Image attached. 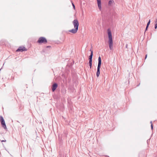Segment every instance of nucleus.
Returning <instances> with one entry per match:
<instances>
[{
	"label": "nucleus",
	"mask_w": 157,
	"mask_h": 157,
	"mask_svg": "<svg viewBox=\"0 0 157 157\" xmlns=\"http://www.w3.org/2000/svg\"><path fill=\"white\" fill-rule=\"evenodd\" d=\"M151 21L150 20H149L148 23H147V25H149Z\"/></svg>",
	"instance_id": "obj_13"
},
{
	"label": "nucleus",
	"mask_w": 157,
	"mask_h": 157,
	"mask_svg": "<svg viewBox=\"0 0 157 157\" xmlns=\"http://www.w3.org/2000/svg\"><path fill=\"white\" fill-rule=\"evenodd\" d=\"M150 123L151 124H152V122L151 121Z\"/></svg>",
	"instance_id": "obj_22"
},
{
	"label": "nucleus",
	"mask_w": 157,
	"mask_h": 157,
	"mask_svg": "<svg viewBox=\"0 0 157 157\" xmlns=\"http://www.w3.org/2000/svg\"><path fill=\"white\" fill-rule=\"evenodd\" d=\"M75 29H72L69 31L70 32L74 34L76 33L78 29L79 22L77 19L74 20L72 22Z\"/></svg>",
	"instance_id": "obj_2"
},
{
	"label": "nucleus",
	"mask_w": 157,
	"mask_h": 157,
	"mask_svg": "<svg viewBox=\"0 0 157 157\" xmlns=\"http://www.w3.org/2000/svg\"><path fill=\"white\" fill-rule=\"evenodd\" d=\"M27 49H26V48L23 46H21L19 47L18 49L16 50V51L17 52H23L25 51H26Z\"/></svg>",
	"instance_id": "obj_7"
},
{
	"label": "nucleus",
	"mask_w": 157,
	"mask_h": 157,
	"mask_svg": "<svg viewBox=\"0 0 157 157\" xmlns=\"http://www.w3.org/2000/svg\"><path fill=\"white\" fill-rule=\"evenodd\" d=\"M151 129H152L153 128L152 124H151Z\"/></svg>",
	"instance_id": "obj_15"
},
{
	"label": "nucleus",
	"mask_w": 157,
	"mask_h": 157,
	"mask_svg": "<svg viewBox=\"0 0 157 157\" xmlns=\"http://www.w3.org/2000/svg\"><path fill=\"white\" fill-rule=\"evenodd\" d=\"M147 28L146 27L145 31H146L147 30Z\"/></svg>",
	"instance_id": "obj_20"
},
{
	"label": "nucleus",
	"mask_w": 157,
	"mask_h": 157,
	"mask_svg": "<svg viewBox=\"0 0 157 157\" xmlns=\"http://www.w3.org/2000/svg\"><path fill=\"white\" fill-rule=\"evenodd\" d=\"M58 86L57 84L56 83H54L52 86V90L54 92L56 90Z\"/></svg>",
	"instance_id": "obj_8"
},
{
	"label": "nucleus",
	"mask_w": 157,
	"mask_h": 157,
	"mask_svg": "<svg viewBox=\"0 0 157 157\" xmlns=\"http://www.w3.org/2000/svg\"><path fill=\"white\" fill-rule=\"evenodd\" d=\"M50 47V46H48L47 47V48H49V47Z\"/></svg>",
	"instance_id": "obj_21"
},
{
	"label": "nucleus",
	"mask_w": 157,
	"mask_h": 157,
	"mask_svg": "<svg viewBox=\"0 0 157 157\" xmlns=\"http://www.w3.org/2000/svg\"><path fill=\"white\" fill-rule=\"evenodd\" d=\"M108 37L109 38L108 43L109 49L111 50L113 49V41L112 33L109 29L107 30Z\"/></svg>",
	"instance_id": "obj_1"
},
{
	"label": "nucleus",
	"mask_w": 157,
	"mask_h": 157,
	"mask_svg": "<svg viewBox=\"0 0 157 157\" xmlns=\"http://www.w3.org/2000/svg\"><path fill=\"white\" fill-rule=\"evenodd\" d=\"M90 51L91 52V54L89 56V66H90V68H91L92 67V57L93 56V51L91 49L90 50Z\"/></svg>",
	"instance_id": "obj_6"
},
{
	"label": "nucleus",
	"mask_w": 157,
	"mask_h": 157,
	"mask_svg": "<svg viewBox=\"0 0 157 157\" xmlns=\"http://www.w3.org/2000/svg\"><path fill=\"white\" fill-rule=\"evenodd\" d=\"M0 121L2 127L5 129H6L7 128L5 124V121L3 117L1 116H0Z\"/></svg>",
	"instance_id": "obj_4"
},
{
	"label": "nucleus",
	"mask_w": 157,
	"mask_h": 157,
	"mask_svg": "<svg viewBox=\"0 0 157 157\" xmlns=\"http://www.w3.org/2000/svg\"><path fill=\"white\" fill-rule=\"evenodd\" d=\"M47 40L46 39L43 37H40L38 40L37 42L40 44L44 43L45 44L47 43Z\"/></svg>",
	"instance_id": "obj_5"
},
{
	"label": "nucleus",
	"mask_w": 157,
	"mask_h": 157,
	"mask_svg": "<svg viewBox=\"0 0 157 157\" xmlns=\"http://www.w3.org/2000/svg\"><path fill=\"white\" fill-rule=\"evenodd\" d=\"M98 64L97 67V71L96 72V75L98 77L100 74V68L101 65V58L100 56H99L98 59Z\"/></svg>",
	"instance_id": "obj_3"
},
{
	"label": "nucleus",
	"mask_w": 157,
	"mask_h": 157,
	"mask_svg": "<svg viewBox=\"0 0 157 157\" xmlns=\"http://www.w3.org/2000/svg\"><path fill=\"white\" fill-rule=\"evenodd\" d=\"M97 1L98 7L99 8V9L101 10V0H97Z\"/></svg>",
	"instance_id": "obj_9"
},
{
	"label": "nucleus",
	"mask_w": 157,
	"mask_h": 157,
	"mask_svg": "<svg viewBox=\"0 0 157 157\" xmlns=\"http://www.w3.org/2000/svg\"><path fill=\"white\" fill-rule=\"evenodd\" d=\"M157 28V24H155V28L156 29Z\"/></svg>",
	"instance_id": "obj_12"
},
{
	"label": "nucleus",
	"mask_w": 157,
	"mask_h": 157,
	"mask_svg": "<svg viewBox=\"0 0 157 157\" xmlns=\"http://www.w3.org/2000/svg\"><path fill=\"white\" fill-rule=\"evenodd\" d=\"M147 55H146V56H145V59H146L147 57Z\"/></svg>",
	"instance_id": "obj_17"
},
{
	"label": "nucleus",
	"mask_w": 157,
	"mask_h": 157,
	"mask_svg": "<svg viewBox=\"0 0 157 157\" xmlns=\"http://www.w3.org/2000/svg\"><path fill=\"white\" fill-rule=\"evenodd\" d=\"M72 6H73V8L74 9V10H75V5L73 3H72Z\"/></svg>",
	"instance_id": "obj_11"
},
{
	"label": "nucleus",
	"mask_w": 157,
	"mask_h": 157,
	"mask_svg": "<svg viewBox=\"0 0 157 157\" xmlns=\"http://www.w3.org/2000/svg\"><path fill=\"white\" fill-rule=\"evenodd\" d=\"M155 24H157V18L156 19V21L155 22Z\"/></svg>",
	"instance_id": "obj_16"
},
{
	"label": "nucleus",
	"mask_w": 157,
	"mask_h": 157,
	"mask_svg": "<svg viewBox=\"0 0 157 157\" xmlns=\"http://www.w3.org/2000/svg\"><path fill=\"white\" fill-rule=\"evenodd\" d=\"M126 48H128V44H126Z\"/></svg>",
	"instance_id": "obj_18"
},
{
	"label": "nucleus",
	"mask_w": 157,
	"mask_h": 157,
	"mask_svg": "<svg viewBox=\"0 0 157 157\" xmlns=\"http://www.w3.org/2000/svg\"><path fill=\"white\" fill-rule=\"evenodd\" d=\"M114 3V1L113 0H109L108 2V5L109 6H112Z\"/></svg>",
	"instance_id": "obj_10"
},
{
	"label": "nucleus",
	"mask_w": 157,
	"mask_h": 157,
	"mask_svg": "<svg viewBox=\"0 0 157 157\" xmlns=\"http://www.w3.org/2000/svg\"><path fill=\"white\" fill-rule=\"evenodd\" d=\"M6 141V140H2V141H2V142H5V141Z\"/></svg>",
	"instance_id": "obj_19"
},
{
	"label": "nucleus",
	"mask_w": 157,
	"mask_h": 157,
	"mask_svg": "<svg viewBox=\"0 0 157 157\" xmlns=\"http://www.w3.org/2000/svg\"><path fill=\"white\" fill-rule=\"evenodd\" d=\"M149 25L147 24V26H146L147 29L148 28Z\"/></svg>",
	"instance_id": "obj_14"
}]
</instances>
